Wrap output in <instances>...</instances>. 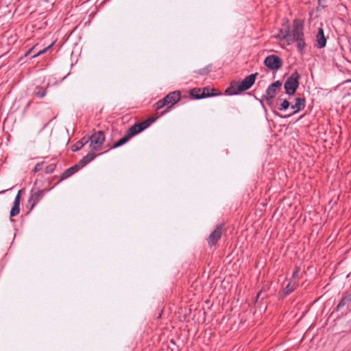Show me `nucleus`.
Masks as SVG:
<instances>
[{"instance_id":"obj_1","label":"nucleus","mask_w":351,"mask_h":351,"mask_svg":"<svg viewBox=\"0 0 351 351\" xmlns=\"http://www.w3.org/2000/svg\"><path fill=\"white\" fill-rule=\"evenodd\" d=\"M304 21L295 19L293 21L292 26L287 29V45H289L295 43L298 53L302 56L305 53L307 46L304 39Z\"/></svg>"},{"instance_id":"obj_2","label":"nucleus","mask_w":351,"mask_h":351,"mask_svg":"<svg viewBox=\"0 0 351 351\" xmlns=\"http://www.w3.org/2000/svg\"><path fill=\"white\" fill-rule=\"evenodd\" d=\"M156 117H149L140 123H135L132 125L127 131L125 136L115 143L112 148H117L126 143L132 136L141 132L148 128L152 123L156 120Z\"/></svg>"},{"instance_id":"obj_3","label":"nucleus","mask_w":351,"mask_h":351,"mask_svg":"<svg viewBox=\"0 0 351 351\" xmlns=\"http://www.w3.org/2000/svg\"><path fill=\"white\" fill-rule=\"evenodd\" d=\"M156 117H149L140 123H135L132 125L127 131L125 136L115 143L112 148H117L126 143L132 136L141 132L148 128L152 123L156 120Z\"/></svg>"},{"instance_id":"obj_4","label":"nucleus","mask_w":351,"mask_h":351,"mask_svg":"<svg viewBox=\"0 0 351 351\" xmlns=\"http://www.w3.org/2000/svg\"><path fill=\"white\" fill-rule=\"evenodd\" d=\"M156 117H149L140 123H135L132 125L127 131L125 136L115 143L112 148H117L126 143L132 136L141 132L148 128L152 123L156 120Z\"/></svg>"},{"instance_id":"obj_5","label":"nucleus","mask_w":351,"mask_h":351,"mask_svg":"<svg viewBox=\"0 0 351 351\" xmlns=\"http://www.w3.org/2000/svg\"><path fill=\"white\" fill-rule=\"evenodd\" d=\"M181 99V93L180 90H175L169 93L162 99L158 100L155 104V110L158 111L163 107L166 108L160 112L159 117H161L170 111L173 105L177 104Z\"/></svg>"},{"instance_id":"obj_6","label":"nucleus","mask_w":351,"mask_h":351,"mask_svg":"<svg viewBox=\"0 0 351 351\" xmlns=\"http://www.w3.org/2000/svg\"><path fill=\"white\" fill-rule=\"evenodd\" d=\"M257 75V73L251 74L247 76L240 83L232 82L230 84V86L226 90L225 93L230 95H232L238 94L240 92L248 90L254 84L256 77Z\"/></svg>"},{"instance_id":"obj_7","label":"nucleus","mask_w":351,"mask_h":351,"mask_svg":"<svg viewBox=\"0 0 351 351\" xmlns=\"http://www.w3.org/2000/svg\"><path fill=\"white\" fill-rule=\"evenodd\" d=\"M95 157L96 154L94 153H88L87 155L84 156L77 164H75V165L64 171L60 176V180L68 178L75 172H77L80 169L82 168L90 161H92Z\"/></svg>"},{"instance_id":"obj_8","label":"nucleus","mask_w":351,"mask_h":351,"mask_svg":"<svg viewBox=\"0 0 351 351\" xmlns=\"http://www.w3.org/2000/svg\"><path fill=\"white\" fill-rule=\"evenodd\" d=\"M90 141L89 147L91 152L99 151L101 149L102 145L105 141V135L102 131L94 132L90 136H87Z\"/></svg>"},{"instance_id":"obj_9","label":"nucleus","mask_w":351,"mask_h":351,"mask_svg":"<svg viewBox=\"0 0 351 351\" xmlns=\"http://www.w3.org/2000/svg\"><path fill=\"white\" fill-rule=\"evenodd\" d=\"M305 107V99L303 97H296L294 99V103H290L287 100V110H290L287 114V117H290L299 111L303 110Z\"/></svg>"},{"instance_id":"obj_10","label":"nucleus","mask_w":351,"mask_h":351,"mask_svg":"<svg viewBox=\"0 0 351 351\" xmlns=\"http://www.w3.org/2000/svg\"><path fill=\"white\" fill-rule=\"evenodd\" d=\"M300 75L297 71L287 79V95H293L299 86Z\"/></svg>"},{"instance_id":"obj_11","label":"nucleus","mask_w":351,"mask_h":351,"mask_svg":"<svg viewBox=\"0 0 351 351\" xmlns=\"http://www.w3.org/2000/svg\"><path fill=\"white\" fill-rule=\"evenodd\" d=\"M265 65L272 71L279 69L282 66V60L276 55H270L264 60Z\"/></svg>"},{"instance_id":"obj_12","label":"nucleus","mask_w":351,"mask_h":351,"mask_svg":"<svg viewBox=\"0 0 351 351\" xmlns=\"http://www.w3.org/2000/svg\"><path fill=\"white\" fill-rule=\"evenodd\" d=\"M223 231V224H218L215 229L210 234L207 239L208 245L210 247L215 246L220 240Z\"/></svg>"},{"instance_id":"obj_13","label":"nucleus","mask_w":351,"mask_h":351,"mask_svg":"<svg viewBox=\"0 0 351 351\" xmlns=\"http://www.w3.org/2000/svg\"><path fill=\"white\" fill-rule=\"evenodd\" d=\"M351 306V294H348L343 297L336 307L337 311H342L343 313H346Z\"/></svg>"},{"instance_id":"obj_14","label":"nucleus","mask_w":351,"mask_h":351,"mask_svg":"<svg viewBox=\"0 0 351 351\" xmlns=\"http://www.w3.org/2000/svg\"><path fill=\"white\" fill-rule=\"evenodd\" d=\"M48 189L45 190H37L34 192H32L31 196L29 199V204L31 205V209H32L38 202L43 197L45 191Z\"/></svg>"},{"instance_id":"obj_15","label":"nucleus","mask_w":351,"mask_h":351,"mask_svg":"<svg viewBox=\"0 0 351 351\" xmlns=\"http://www.w3.org/2000/svg\"><path fill=\"white\" fill-rule=\"evenodd\" d=\"M281 86L282 83L280 81H276L271 84L267 89V99H272L274 98Z\"/></svg>"},{"instance_id":"obj_16","label":"nucleus","mask_w":351,"mask_h":351,"mask_svg":"<svg viewBox=\"0 0 351 351\" xmlns=\"http://www.w3.org/2000/svg\"><path fill=\"white\" fill-rule=\"evenodd\" d=\"M299 273L300 269L299 268L296 267L295 271L292 274V278L293 280H291L287 285V295L292 291H294L295 287H297V283L295 282V280L299 278Z\"/></svg>"},{"instance_id":"obj_17","label":"nucleus","mask_w":351,"mask_h":351,"mask_svg":"<svg viewBox=\"0 0 351 351\" xmlns=\"http://www.w3.org/2000/svg\"><path fill=\"white\" fill-rule=\"evenodd\" d=\"M21 192H22V190H20L15 197V199L14 201V204H13V206H12V208L10 210V217L16 216L20 212L19 206H20Z\"/></svg>"},{"instance_id":"obj_18","label":"nucleus","mask_w":351,"mask_h":351,"mask_svg":"<svg viewBox=\"0 0 351 351\" xmlns=\"http://www.w3.org/2000/svg\"><path fill=\"white\" fill-rule=\"evenodd\" d=\"M315 40L317 43V47L319 49L324 48L326 45V39L324 36V30L322 27L318 28Z\"/></svg>"},{"instance_id":"obj_19","label":"nucleus","mask_w":351,"mask_h":351,"mask_svg":"<svg viewBox=\"0 0 351 351\" xmlns=\"http://www.w3.org/2000/svg\"><path fill=\"white\" fill-rule=\"evenodd\" d=\"M88 142V138H87V136H84L80 141H77L75 144L72 145L71 150L73 152L78 151L82 149Z\"/></svg>"},{"instance_id":"obj_20","label":"nucleus","mask_w":351,"mask_h":351,"mask_svg":"<svg viewBox=\"0 0 351 351\" xmlns=\"http://www.w3.org/2000/svg\"><path fill=\"white\" fill-rule=\"evenodd\" d=\"M218 95H220V93H217L215 88H210L208 86L202 88V95H204V98Z\"/></svg>"},{"instance_id":"obj_21","label":"nucleus","mask_w":351,"mask_h":351,"mask_svg":"<svg viewBox=\"0 0 351 351\" xmlns=\"http://www.w3.org/2000/svg\"><path fill=\"white\" fill-rule=\"evenodd\" d=\"M190 95L192 98L194 99H202L204 95H202V88H194L190 90Z\"/></svg>"},{"instance_id":"obj_22","label":"nucleus","mask_w":351,"mask_h":351,"mask_svg":"<svg viewBox=\"0 0 351 351\" xmlns=\"http://www.w3.org/2000/svg\"><path fill=\"white\" fill-rule=\"evenodd\" d=\"M46 89H44L41 86H36L34 91V95L39 98L44 97L46 95Z\"/></svg>"},{"instance_id":"obj_23","label":"nucleus","mask_w":351,"mask_h":351,"mask_svg":"<svg viewBox=\"0 0 351 351\" xmlns=\"http://www.w3.org/2000/svg\"><path fill=\"white\" fill-rule=\"evenodd\" d=\"M211 66H212L211 64L208 65V66H205L204 68H202L197 71H195L194 72L198 75H208L210 72Z\"/></svg>"},{"instance_id":"obj_24","label":"nucleus","mask_w":351,"mask_h":351,"mask_svg":"<svg viewBox=\"0 0 351 351\" xmlns=\"http://www.w3.org/2000/svg\"><path fill=\"white\" fill-rule=\"evenodd\" d=\"M53 45V43H52L51 44H50L48 47H45V49H42V50H40L38 51L36 54H34L33 56H32V58H36L41 54H43L45 53H46L50 48L52 47V46Z\"/></svg>"},{"instance_id":"obj_25","label":"nucleus","mask_w":351,"mask_h":351,"mask_svg":"<svg viewBox=\"0 0 351 351\" xmlns=\"http://www.w3.org/2000/svg\"><path fill=\"white\" fill-rule=\"evenodd\" d=\"M55 169H56V165L50 164L49 165H48L45 167V173H51L53 172Z\"/></svg>"},{"instance_id":"obj_26","label":"nucleus","mask_w":351,"mask_h":351,"mask_svg":"<svg viewBox=\"0 0 351 351\" xmlns=\"http://www.w3.org/2000/svg\"><path fill=\"white\" fill-rule=\"evenodd\" d=\"M42 167H43V162L37 163L36 165V166L34 167L33 171L34 173H36V172L40 171L42 169Z\"/></svg>"},{"instance_id":"obj_27","label":"nucleus","mask_w":351,"mask_h":351,"mask_svg":"<svg viewBox=\"0 0 351 351\" xmlns=\"http://www.w3.org/2000/svg\"><path fill=\"white\" fill-rule=\"evenodd\" d=\"M38 46V44H36L34 45L32 47H31L25 53V56H27L28 55H29L31 53V52L35 49Z\"/></svg>"},{"instance_id":"obj_28","label":"nucleus","mask_w":351,"mask_h":351,"mask_svg":"<svg viewBox=\"0 0 351 351\" xmlns=\"http://www.w3.org/2000/svg\"><path fill=\"white\" fill-rule=\"evenodd\" d=\"M278 109L279 110H285V99H284L282 101V102L279 105V106L278 107Z\"/></svg>"},{"instance_id":"obj_29","label":"nucleus","mask_w":351,"mask_h":351,"mask_svg":"<svg viewBox=\"0 0 351 351\" xmlns=\"http://www.w3.org/2000/svg\"><path fill=\"white\" fill-rule=\"evenodd\" d=\"M261 291H259L256 295V300L258 299V298L260 297V295H261Z\"/></svg>"},{"instance_id":"obj_30","label":"nucleus","mask_w":351,"mask_h":351,"mask_svg":"<svg viewBox=\"0 0 351 351\" xmlns=\"http://www.w3.org/2000/svg\"><path fill=\"white\" fill-rule=\"evenodd\" d=\"M326 0H319V3H320L322 1H325Z\"/></svg>"}]
</instances>
